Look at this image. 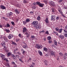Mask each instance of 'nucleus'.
<instances>
[{
	"instance_id": "f03ea898",
	"label": "nucleus",
	"mask_w": 67,
	"mask_h": 67,
	"mask_svg": "<svg viewBox=\"0 0 67 67\" xmlns=\"http://www.w3.org/2000/svg\"><path fill=\"white\" fill-rule=\"evenodd\" d=\"M36 3L37 5H38V6L42 8L44 7V4L43 3H42L40 2H36Z\"/></svg>"
},
{
	"instance_id": "4468645a",
	"label": "nucleus",
	"mask_w": 67,
	"mask_h": 67,
	"mask_svg": "<svg viewBox=\"0 0 67 67\" xmlns=\"http://www.w3.org/2000/svg\"><path fill=\"white\" fill-rule=\"evenodd\" d=\"M21 51L23 52L22 54H23V55H24L25 54V53H26V51L23 49H21Z\"/></svg>"
},
{
	"instance_id": "2eb2a0df",
	"label": "nucleus",
	"mask_w": 67,
	"mask_h": 67,
	"mask_svg": "<svg viewBox=\"0 0 67 67\" xmlns=\"http://www.w3.org/2000/svg\"><path fill=\"white\" fill-rule=\"evenodd\" d=\"M3 39L5 41V42H8V40L7 39V38L5 37H3Z\"/></svg>"
},
{
	"instance_id": "f257e3e1",
	"label": "nucleus",
	"mask_w": 67,
	"mask_h": 67,
	"mask_svg": "<svg viewBox=\"0 0 67 67\" xmlns=\"http://www.w3.org/2000/svg\"><path fill=\"white\" fill-rule=\"evenodd\" d=\"M33 25H34V26L35 27L36 29H40L41 27V26L40 25H38V21H34L32 23Z\"/></svg>"
},
{
	"instance_id": "de8ad7c7",
	"label": "nucleus",
	"mask_w": 67,
	"mask_h": 67,
	"mask_svg": "<svg viewBox=\"0 0 67 67\" xmlns=\"http://www.w3.org/2000/svg\"><path fill=\"white\" fill-rule=\"evenodd\" d=\"M27 23L26 21H23V23L24 25H25V24H26V23Z\"/></svg>"
},
{
	"instance_id": "680f3d73",
	"label": "nucleus",
	"mask_w": 67,
	"mask_h": 67,
	"mask_svg": "<svg viewBox=\"0 0 67 67\" xmlns=\"http://www.w3.org/2000/svg\"><path fill=\"white\" fill-rule=\"evenodd\" d=\"M45 56L46 57H47V56H49L48 54H46L45 55Z\"/></svg>"
},
{
	"instance_id": "338daca9",
	"label": "nucleus",
	"mask_w": 67,
	"mask_h": 67,
	"mask_svg": "<svg viewBox=\"0 0 67 67\" xmlns=\"http://www.w3.org/2000/svg\"><path fill=\"white\" fill-rule=\"evenodd\" d=\"M3 26H2V25H0V27L1 28H2V27Z\"/></svg>"
},
{
	"instance_id": "393cba45",
	"label": "nucleus",
	"mask_w": 67,
	"mask_h": 67,
	"mask_svg": "<svg viewBox=\"0 0 67 67\" xmlns=\"http://www.w3.org/2000/svg\"><path fill=\"white\" fill-rule=\"evenodd\" d=\"M18 36L19 37H23V36H22V35L19 34L18 35Z\"/></svg>"
},
{
	"instance_id": "ddd939ff",
	"label": "nucleus",
	"mask_w": 67,
	"mask_h": 67,
	"mask_svg": "<svg viewBox=\"0 0 67 67\" xmlns=\"http://www.w3.org/2000/svg\"><path fill=\"white\" fill-rule=\"evenodd\" d=\"M23 32H25L27 31V29L25 27H24L23 28Z\"/></svg>"
},
{
	"instance_id": "6ab92c4d",
	"label": "nucleus",
	"mask_w": 67,
	"mask_h": 67,
	"mask_svg": "<svg viewBox=\"0 0 67 67\" xmlns=\"http://www.w3.org/2000/svg\"><path fill=\"white\" fill-rule=\"evenodd\" d=\"M63 31V29H61L59 30V31H58L59 33H61Z\"/></svg>"
},
{
	"instance_id": "c756f323",
	"label": "nucleus",
	"mask_w": 67,
	"mask_h": 67,
	"mask_svg": "<svg viewBox=\"0 0 67 67\" xmlns=\"http://www.w3.org/2000/svg\"><path fill=\"white\" fill-rule=\"evenodd\" d=\"M23 2L24 3H27V1L26 0H23Z\"/></svg>"
},
{
	"instance_id": "423d86ee",
	"label": "nucleus",
	"mask_w": 67,
	"mask_h": 67,
	"mask_svg": "<svg viewBox=\"0 0 67 67\" xmlns=\"http://www.w3.org/2000/svg\"><path fill=\"white\" fill-rule=\"evenodd\" d=\"M13 37V35L10 34L9 35V36H8V38H9V39H11V38H12Z\"/></svg>"
},
{
	"instance_id": "20e7f679",
	"label": "nucleus",
	"mask_w": 67,
	"mask_h": 67,
	"mask_svg": "<svg viewBox=\"0 0 67 67\" xmlns=\"http://www.w3.org/2000/svg\"><path fill=\"white\" fill-rule=\"evenodd\" d=\"M51 20L52 21H54L55 20V18L56 17V16L55 15H52L51 16Z\"/></svg>"
},
{
	"instance_id": "49530a36",
	"label": "nucleus",
	"mask_w": 67,
	"mask_h": 67,
	"mask_svg": "<svg viewBox=\"0 0 67 67\" xmlns=\"http://www.w3.org/2000/svg\"><path fill=\"white\" fill-rule=\"evenodd\" d=\"M13 58L14 59H16V56H15Z\"/></svg>"
},
{
	"instance_id": "7ed1b4c3",
	"label": "nucleus",
	"mask_w": 67,
	"mask_h": 67,
	"mask_svg": "<svg viewBox=\"0 0 67 67\" xmlns=\"http://www.w3.org/2000/svg\"><path fill=\"white\" fill-rule=\"evenodd\" d=\"M49 4L51 6H54L55 5V2L52 1H51L49 2Z\"/></svg>"
},
{
	"instance_id": "ea45409f",
	"label": "nucleus",
	"mask_w": 67,
	"mask_h": 67,
	"mask_svg": "<svg viewBox=\"0 0 67 67\" xmlns=\"http://www.w3.org/2000/svg\"><path fill=\"white\" fill-rule=\"evenodd\" d=\"M46 34H49V32H48V31H47L46 32Z\"/></svg>"
},
{
	"instance_id": "e2e57ef3",
	"label": "nucleus",
	"mask_w": 67,
	"mask_h": 67,
	"mask_svg": "<svg viewBox=\"0 0 67 67\" xmlns=\"http://www.w3.org/2000/svg\"><path fill=\"white\" fill-rule=\"evenodd\" d=\"M29 36L30 35H29V34H28L26 36V37H29Z\"/></svg>"
},
{
	"instance_id": "a19ab883",
	"label": "nucleus",
	"mask_w": 67,
	"mask_h": 67,
	"mask_svg": "<svg viewBox=\"0 0 67 67\" xmlns=\"http://www.w3.org/2000/svg\"><path fill=\"white\" fill-rule=\"evenodd\" d=\"M19 60H20V61L22 63H23V61H22V59H21L20 58V59H19Z\"/></svg>"
},
{
	"instance_id": "052dcab7",
	"label": "nucleus",
	"mask_w": 67,
	"mask_h": 67,
	"mask_svg": "<svg viewBox=\"0 0 67 67\" xmlns=\"http://www.w3.org/2000/svg\"><path fill=\"white\" fill-rule=\"evenodd\" d=\"M15 56V55L14 54H12V57H13Z\"/></svg>"
},
{
	"instance_id": "4c0bfd02",
	"label": "nucleus",
	"mask_w": 67,
	"mask_h": 67,
	"mask_svg": "<svg viewBox=\"0 0 67 67\" xmlns=\"http://www.w3.org/2000/svg\"><path fill=\"white\" fill-rule=\"evenodd\" d=\"M33 5H36V3H32Z\"/></svg>"
},
{
	"instance_id": "6e6552de",
	"label": "nucleus",
	"mask_w": 67,
	"mask_h": 67,
	"mask_svg": "<svg viewBox=\"0 0 67 67\" xmlns=\"http://www.w3.org/2000/svg\"><path fill=\"white\" fill-rule=\"evenodd\" d=\"M5 42H3L1 43V44L4 47L5 46Z\"/></svg>"
},
{
	"instance_id": "dca6fc26",
	"label": "nucleus",
	"mask_w": 67,
	"mask_h": 67,
	"mask_svg": "<svg viewBox=\"0 0 67 67\" xmlns=\"http://www.w3.org/2000/svg\"><path fill=\"white\" fill-rule=\"evenodd\" d=\"M51 38H52V37L50 36H49L47 38V40L48 41L51 40Z\"/></svg>"
},
{
	"instance_id": "b1692460",
	"label": "nucleus",
	"mask_w": 67,
	"mask_h": 67,
	"mask_svg": "<svg viewBox=\"0 0 67 67\" xmlns=\"http://www.w3.org/2000/svg\"><path fill=\"white\" fill-rule=\"evenodd\" d=\"M43 49L44 50V51H45V52H47V48H43Z\"/></svg>"
},
{
	"instance_id": "58836bf2",
	"label": "nucleus",
	"mask_w": 67,
	"mask_h": 67,
	"mask_svg": "<svg viewBox=\"0 0 67 67\" xmlns=\"http://www.w3.org/2000/svg\"><path fill=\"white\" fill-rule=\"evenodd\" d=\"M6 66H7V67H10V65H9V63H7L6 64Z\"/></svg>"
},
{
	"instance_id": "5701e85b",
	"label": "nucleus",
	"mask_w": 67,
	"mask_h": 67,
	"mask_svg": "<svg viewBox=\"0 0 67 67\" xmlns=\"http://www.w3.org/2000/svg\"><path fill=\"white\" fill-rule=\"evenodd\" d=\"M45 22H46V23H48V18H46V19Z\"/></svg>"
},
{
	"instance_id": "c9c22d12",
	"label": "nucleus",
	"mask_w": 67,
	"mask_h": 67,
	"mask_svg": "<svg viewBox=\"0 0 67 67\" xmlns=\"http://www.w3.org/2000/svg\"><path fill=\"white\" fill-rule=\"evenodd\" d=\"M67 58V57L66 56H64V57L63 59L64 60H66Z\"/></svg>"
},
{
	"instance_id": "4d7b16f0",
	"label": "nucleus",
	"mask_w": 67,
	"mask_h": 67,
	"mask_svg": "<svg viewBox=\"0 0 67 67\" xmlns=\"http://www.w3.org/2000/svg\"><path fill=\"white\" fill-rule=\"evenodd\" d=\"M7 16L8 17H9V16H10V15L9 14H7Z\"/></svg>"
},
{
	"instance_id": "13d9d810",
	"label": "nucleus",
	"mask_w": 67,
	"mask_h": 67,
	"mask_svg": "<svg viewBox=\"0 0 67 67\" xmlns=\"http://www.w3.org/2000/svg\"><path fill=\"white\" fill-rule=\"evenodd\" d=\"M45 32L44 31H42L40 32V33H44Z\"/></svg>"
},
{
	"instance_id": "2f4dec72",
	"label": "nucleus",
	"mask_w": 67,
	"mask_h": 67,
	"mask_svg": "<svg viewBox=\"0 0 67 67\" xmlns=\"http://www.w3.org/2000/svg\"><path fill=\"white\" fill-rule=\"evenodd\" d=\"M55 30L57 32H58L59 31V29L58 28H55Z\"/></svg>"
},
{
	"instance_id": "9d476101",
	"label": "nucleus",
	"mask_w": 67,
	"mask_h": 67,
	"mask_svg": "<svg viewBox=\"0 0 67 67\" xmlns=\"http://www.w3.org/2000/svg\"><path fill=\"white\" fill-rule=\"evenodd\" d=\"M0 55L1 56V57L2 58H4L5 57V55H4L1 53L0 54Z\"/></svg>"
},
{
	"instance_id": "69168bd1",
	"label": "nucleus",
	"mask_w": 67,
	"mask_h": 67,
	"mask_svg": "<svg viewBox=\"0 0 67 67\" xmlns=\"http://www.w3.org/2000/svg\"><path fill=\"white\" fill-rule=\"evenodd\" d=\"M43 40L44 41H46V38H43Z\"/></svg>"
},
{
	"instance_id": "473e14b6",
	"label": "nucleus",
	"mask_w": 67,
	"mask_h": 67,
	"mask_svg": "<svg viewBox=\"0 0 67 67\" xmlns=\"http://www.w3.org/2000/svg\"><path fill=\"white\" fill-rule=\"evenodd\" d=\"M48 42L49 43V44H51V43H52L53 42L51 40H49L48 41Z\"/></svg>"
},
{
	"instance_id": "8fccbe9b",
	"label": "nucleus",
	"mask_w": 67,
	"mask_h": 67,
	"mask_svg": "<svg viewBox=\"0 0 67 67\" xmlns=\"http://www.w3.org/2000/svg\"><path fill=\"white\" fill-rule=\"evenodd\" d=\"M59 12L60 13V14H62V12L61 11V10H59Z\"/></svg>"
},
{
	"instance_id": "c85d7f7f",
	"label": "nucleus",
	"mask_w": 67,
	"mask_h": 67,
	"mask_svg": "<svg viewBox=\"0 0 67 67\" xmlns=\"http://www.w3.org/2000/svg\"><path fill=\"white\" fill-rule=\"evenodd\" d=\"M32 9H36V6H34L32 7Z\"/></svg>"
},
{
	"instance_id": "1a4fd4ad",
	"label": "nucleus",
	"mask_w": 67,
	"mask_h": 67,
	"mask_svg": "<svg viewBox=\"0 0 67 67\" xmlns=\"http://www.w3.org/2000/svg\"><path fill=\"white\" fill-rule=\"evenodd\" d=\"M59 38H60L62 40H63L64 38V35H60V36H59Z\"/></svg>"
},
{
	"instance_id": "e433bc0d",
	"label": "nucleus",
	"mask_w": 67,
	"mask_h": 67,
	"mask_svg": "<svg viewBox=\"0 0 67 67\" xmlns=\"http://www.w3.org/2000/svg\"><path fill=\"white\" fill-rule=\"evenodd\" d=\"M64 36L65 37H67V34H64Z\"/></svg>"
},
{
	"instance_id": "5fc2aeb1",
	"label": "nucleus",
	"mask_w": 67,
	"mask_h": 67,
	"mask_svg": "<svg viewBox=\"0 0 67 67\" xmlns=\"http://www.w3.org/2000/svg\"><path fill=\"white\" fill-rule=\"evenodd\" d=\"M65 29L67 30V25H66V26H65Z\"/></svg>"
},
{
	"instance_id": "aec40b11",
	"label": "nucleus",
	"mask_w": 67,
	"mask_h": 67,
	"mask_svg": "<svg viewBox=\"0 0 67 67\" xmlns=\"http://www.w3.org/2000/svg\"><path fill=\"white\" fill-rule=\"evenodd\" d=\"M30 21V19H27L26 20V21L27 22V23H28V22H29Z\"/></svg>"
},
{
	"instance_id": "0eeeda50",
	"label": "nucleus",
	"mask_w": 67,
	"mask_h": 67,
	"mask_svg": "<svg viewBox=\"0 0 67 67\" xmlns=\"http://www.w3.org/2000/svg\"><path fill=\"white\" fill-rule=\"evenodd\" d=\"M36 47L38 49H40L41 47V48H42V47H41V46L40 45L38 44H36Z\"/></svg>"
},
{
	"instance_id": "bf43d9fd",
	"label": "nucleus",
	"mask_w": 67,
	"mask_h": 67,
	"mask_svg": "<svg viewBox=\"0 0 67 67\" xmlns=\"http://www.w3.org/2000/svg\"><path fill=\"white\" fill-rule=\"evenodd\" d=\"M63 30L64 31V32L65 33H67V31H65V30L63 29Z\"/></svg>"
},
{
	"instance_id": "f8f14e48",
	"label": "nucleus",
	"mask_w": 67,
	"mask_h": 67,
	"mask_svg": "<svg viewBox=\"0 0 67 67\" xmlns=\"http://www.w3.org/2000/svg\"><path fill=\"white\" fill-rule=\"evenodd\" d=\"M15 13H17V14H19L20 13V12H19V10H18V9H15Z\"/></svg>"
},
{
	"instance_id": "f3484780",
	"label": "nucleus",
	"mask_w": 67,
	"mask_h": 67,
	"mask_svg": "<svg viewBox=\"0 0 67 67\" xmlns=\"http://www.w3.org/2000/svg\"><path fill=\"white\" fill-rule=\"evenodd\" d=\"M5 32H7V33H10V31L9 29H5Z\"/></svg>"
},
{
	"instance_id": "79ce46f5",
	"label": "nucleus",
	"mask_w": 67,
	"mask_h": 67,
	"mask_svg": "<svg viewBox=\"0 0 67 67\" xmlns=\"http://www.w3.org/2000/svg\"><path fill=\"white\" fill-rule=\"evenodd\" d=\"M7 48H7V47H4V50H6L7 49Z\"/></svg>"
},
{
	"instance_id": "a211bd4d",
	"label": "nucleus",
	"mask_w": 67,
	"mask_h": 67,
	"mask_svg": "<svg viewBox=\"0 0 67 67\" xmlns=\"http://www.w3.org/2000/svg\"><path fill=\"white\" fill-rule=\"evenodd\" d=\"M38 53H39L40 56L42 55V53L40 51H38Z\"/></svg>"
},
{
	"instance_id": "39448f33",
	"label": "nucleus",
	"mask_w": 67,
	"mask_h": 67,
	"mask_svg": "<svg viewBox=\"0 0 67 67\" xmlns=\"http://www.w3.org/2000/svg\"><path fill=\"white\" fill-rule=\"evenodd\" d=\"M50 54L52 56L54 55L55 56V53L53 52V51H50Z\"/></svg>"
},
{
	"instance_id": "09e8293b",
	"label": "nucleus",
	"mask_w": 67,
	"mask_h": 67,
	"mask_svg": "<svg viewBox=\"0 0 67 67\" xmlns=\"http://www.w3.org/2000/svg\"><path fill=\"white\" fill-rule=\"evenodd\" d=\"M19 39H16L15 40L16 42H19Z\"/></svg>"
},
{
	"instance_id": "a878e982",
	"label": "nucleus",
	"mask_w": 67,
	"mask_h": 67,
	"mask_svg": "<svg viewBox=\"0 0 67 67\" xmlns=\"http://www.w3.org/2000/svg\"><path fill=\"white\" fill-rule=\"evenodd\" d=\"M11 23L13 26H15V24H14V23L13 21H12Z\"/></svg>"
},
{
	"instance_id": "3c124183",
	"label": "nucleus",
	"mask_w": 67,
	"mask_h": 67,
	"mask_svg": "<svg viewBox=\"0 0 67 67\" xmlns=\"http://www.w3.org/2000/svg\"><path fill=\"white\" fill-rule=\"evenodd\" d=\"M16 6L17 7H20V5L19 4H16Z\"/></svg>"
},
{
	"instance_id": "f704fd0d",
	"label": "nucleus",
	"mask_w": 67,
	"mask_h": 67,
	"mask_svg": "<svg viewBox=\"0 0 67 67\" xmlns=\"http://www.w3.org/2000/svg\"><path fill=\"white\" fill-rule=\"evenodd\" d=\"M7 55L8 56H10V55H11V53L10 52L8 53L7 54Z\"/></svg>"
},
{
	"instance_id": "6e6d98bb",
	"label": "nucleus",
	"mask_w": 67,
	"mask_h": 67,
	"mask_svg": "<svg viewBox=\"0 0 67 67\" xmlns=\"http://www.w3.org/2000/svg\"><path fill=\"white\" fill-rule=\"evenodd\" d=\"M59 2H63V0H60L59 1Z\"/></svg>"
},
{
	"instance_id": "0e129e2a",
	"label": "nucleus",
	"mask_w": 67,
	"mask_h": 67,
	"mask_svg": "<svg viewBox=\"0 0 67 67\" xmlns=\"http://www.w3.org/2000/svg\"><path fill=\"white\" fill-rule=\"evenodd\" d=\"M30 13H31V14H32V13H34V12L32 11V12H30Z\"/></svg>"
},
{
	"instance_id": "774afa93",
	"label": "nucleus",
	"mask_w": 67,
	"mask_h": 67,
	"mask_svg": "<svg viewBox=\"0 0 67 67\" xmlns=\"http://www.w3.org/2000/svg\"><path fill=\"white\" fill-rule=\"evenodd\" d=\"M65 56H67V53H65Z\"/></svg>"
},
{
	"instance_id": "72a5a7b5",
	"label": "nucleus",
	"mask_w": 67,
	"mask_h": 67,
	"mask_svg": "<svg viewBox=\"0 0 67 67\" xmlns=\"http://www.w3.org/2000/svg\"><path fill=\"white\" fill-rule=\"evenodd\" d=\"M4 60H6V61L7 62H8L9 61L8 60V59H7V58H4Z\"/></svg>"
},
{
	"instance_id": "bb28decb",
	"label": "nucleus",
	"mask_w": 67,
	"mask_h": 67,
	"mask_svg": "<svg viewBox=\"0 0 67 67\" xmlns=\"http://www.w3.org/2000/svg\"><path fill=\"white\" fill-rule=\"evenodd\" d=\"M12 44H13V45H17V44H16L15 42H12Z\"/></svg>"
},
{
	"instance_id": "9b49d317",
	"label": "nucleus",
	"mask_w": 67,
	"mask_h": 67,
	"mask_svg": "<svg viewBox=\"0 0 67 67\" xmlns=\"http://www.w3.org/2000/svg\"><path fill=\"white\" fill-rule=\"evenodd\" d=\"M1 8L3 10H4L5 9V7L2 5H1L0 6Z\"/></svg>"
},
{
	"instance_id": "4be33fe9",
	"label": "nucleus",
	"mask_w": 67,
	"mask_h": 67,
	"mask_svg": "<svg viewBox=\"0 0 67 67\" xmlns=\"http://www.w3.org/2000/svg\"><path fill=\"white\" fill-rule=\"evenodd\" d=\"M37 20L38 21H40L41 20V17L40 16H38L37 18Z\"/></svg>"
},
{
	"instance_id": "cd10ccee",
	"label": "nucleus",
	"mask_w": 67,
	"mask_h": 67,
	"mask_svg": "<svg viewBox=\"0 0 67 67\" xmlns=\"http://www.w3.org/2000/svg\"><path fill=\"white\" fill-rule=\"evenodd\" d=\"M54 44H55V45H57V41H54Z\"/></svg>"
},
{
	"instance_id": "603ef678",
	"label": "nucleus",
	"mask_w": 67,
	"mask_h": 67,
	"mask_svg": "<svg viewBox=\"0 0 67 67\" xmlns=\"http://www.w3.org/2000/svg\"><path fill=\"white\" fill-rule=\"evenodd\" d=\"M12 64L14 65H16V64H15L14 62H12Z\"/></svg>"
},
{
	"instance_id": "412c9836",
	"label": "nucleus",
	"mask_w": 67,
	"mask_h": 67,
	"mask_svg": "<svg viewBox=\"0 0 67 67\" xmlns=\"http://www.w3.org/2000/svg\"><path fill=\"white\" fill-rule=\"evenodd\" d=\"M23 47L25 49L26 48V47H27V45L26 44L25 46V45H23Z\"/></svg>"
},
{
	"instance_id": "37998d69",
	"label": "nucleus",
	"mask_w": 67,
	"mask_h": 67,
	"mask_svg": "<svg viewBox=\"0 0 67 67\" xmlns=\"http://www.w3.org/2000/svg\"><path fill=\"white\" fill-rule=\"evenodd\" d=\"M12 12H10V13L9 14V15L10 16L11 15H12Z\"/></svg>"
},
{
	"instance_id": "c03bdc74",
	"label": "nucleus",
	"mask_w": 67,
	"mask_h": 67,
	"mask_svg": "<svg viewBox=\"0 0 67 67\" xmlns=\"http://www.w3.org/2000/svg\"><path fill=\"white\" fill-rule=\"evenodd\" d=\"M31 38H35V36H31Z\"/></svg>"
},
{
	"instance_id": "864d4df0",
	"label": "nucleus",
	"mask_w": 67,
	"mask_h": 67,
	"mask_svg": "<svg viewBox=\"0 0 67 67\" xmlns=\"http://www.w3.org/2000/svg\"><path fill=\"white\" fill-rule=\"evenodd\" d=\"M5 52H9V50H8V49H6L5 50Z\"/></svg>"
},
{
	"instance_id": "7c9ffc66",
	"label": "nucleus",
	"mask_w": 67,
	"mask_h": 67,
	"mask_svg": "<svg viewBox=\"0 0 67 67\" xmlns=\"http://www.w3.org/2000/svg\"><path fill=\"white\" fill-rule=\"evenodd\" d=\"M7 27H9L10 26V25L8 24H7Z\"/></svg>"
},
{
	"instance_id": "a18cd8bd",
	"label": "nucleus",
	"mask_w": 67,
	"mask_h": 67,
	"mask_svg": "<svg viewBox=\"0 0 67 67\" xmlns=\"http://www.w3.org/2000/svg\"><path fill=\"white\" fill-rule=\"evenodd\" d=\"M59 19V17L58 16L57 17L56 19L57 20H58Z\"/></svg>"
}]
</instances>
